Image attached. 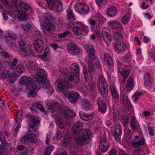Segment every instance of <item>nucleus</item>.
<instances>
[{"instance_id": "nucleus-46", "label": "nucleus", "mask_w": 155, "mask_h": 155, "mask_svg": "<svg viewBox=\"0 0 155 155\" xmlns=\"http://www.w3.org/2000/svg\"><path fill=\"white\" fill-rule=\"evenodd\" d=\"M50 53L44 52L42 55L41 56V58L43 59H45L46 61L49 60L50 59Z\"/></svg>"}, {"instance_id": "nucleus-37", "label": "nucleus", "mask_w": 155, "mask_h": 155, "mask_svg": "<svg viewBox=\"0 0 155 155\" xmlns=\"http://www.w3.org/2000/svg\"><path fill=\"white\" fill-rule=\"evenodd\" d=\"M110 90L112 96L114 97L115 98H118V94L116 91L115 89L112 85H110Z\"/></svg>"}, {"instance_id": "nucleus-31", "label": "nucleus", "mask_w": 155, "mask_h": 155, "mask_svg": "<svg viewBox=\"0 0 155 155\" xmlns=\"http://www.w3.org/2000/svg\"><path fill=\"white\" fill-rule=\"evenodd\" d=\"M18 76L17 74L16 73L10 74L8 81H9V82L13 83L17 79V76Z\"/></svg>"}, {"instance_id": "nucleus-45", "label": "nucleus", "mask_w": 155, "mask_h": 155, "mask_svg": "<svg viewBox=\"0 0 155 155\" xmlns=\"http://www.w3.org/2000/svg\"><path fill=\"white\" fill-rule=\"evenodd\" d=\"M53 149V147L52 146H49L46 149L44 155H50Z\"/></svg>"}, {"instance_id": "nucleus-6", "label": "nucleus", "mask_w": 155, "mask_h": 155, "mask_svg": "<svg viewBox=\"0 0 155 155\" xmlns=\"http://www.w3.org/2000/svg\"><path fill=\"white\" fill-rule=\"evenodd\" d=\"M98 87L100 89L101 94H102V93L106 94L108 92L107 84L106 81L104 78L101 76H99Z\"/></svg>"}, {"instance_id": "nucleus-61", "label": "nucleus", "mask_w": 155, "mask_h": 155, "mask_svg": "<svg viewBox=\"0 0 155 155\" xmlns=\"http://www.w3.org/2000/svg\"><path fill=\"white\" fill-rule=\"evenodd\" d=\"M60 70L62 74H64L65 75L68 74V73L67 69L62 68L60 69Z\"/></svg>"}, {"instance_id": "nucleus-51", "label": "nucleus", "mask_w": 155, "mask_h": 155, "mask_svg": "<svg viewBox=\"0 0 155 155\" xmlns=\"http://www.w3.org/2000/svg\"><path fill=\"white\" fill-rule=\"evenodd\" d=\"M142 94V93L141 92H139L137 91L135 92L134 93V94L132 97V98H134V102L137 101L138 99L139 98L138 96H141Z\"/></svg>"}, {"instance_id": "nucleus-55", "label": "nucleus", "mask_w": 155, "mask_h": 155, "mask_svg": "<svg viewBox=\"0 0 155 155\" xmlns=\"http://www.w3.org/2000/svg\"><path fill=\"white\" fill-rule=\"evenodd\" d=\"M129 120V119L126 116L124 115L122 117V123L124 125L127 124Z\"/></svg>"}, {"instance_id": "nucleus-53", "label": "nucleus", "mask_w": 155, "mask_h": 155, "mask_svg": "<svg viewBox=\"0 0 155 155\" xmlns=\"http://www.w3.org/2000/svg\"><path fill=\"white\" fill-rule=\"evenodd\" d=\"M19 47L20 49L23 51H25V42L24 41H21L19 43Z\"/></svg>"}, {"instance_id": "nucleus-63", "label": "nucleus", "mask_w": 155, "mask_h": 155, "mask_svg": "<svg viewBox=\"0 0 155 155\" xmlns=\"http://www.w3.org/2000/svg\"><path fill=\"white\" fill-rule=\"evenodd\" d=\"M148 128L149 133V134L152 136L154 135V133L152 132L153 130V128L152 127H150V126H148Z\"/></svg>"}, {"instance_id": "nucleus-1", "label": "nucleus", "mask_w": 155, "mask_h": 155, "mask_svg": "<svg viewBox=\"0 0 155 155\" xmlns=\"http://www.w3.org/2000/svg\"><path fill=\"white\" fill-rule=\"evenodd\" d=\"M83 124L82 123L78 122L73 125L72 130L73 133V137L78 145H84L87 144V141L91 135V132L89 129L82 130Z\"/></svg>"}, {"instance_id": "nucleus-23", "label": "nucleus", "mask_w": 155, "mask_h": 155, "mask_svg": "<svg viewBox=\"0 0 155 155\" xmlns=\"http://www.w3.org/2000/svg\"><path fill=\"white\" fill-rule=\"evenodd\" d=\"M108 24L113 28L117 30H121L122 29V25L120 23L114 21H109Z\"/></svg>"}, {"instance_id": "nucleus-54", "label": "nucleus", "mask_w": 155, "mask_h": 155, "mask_svg": "<svg viewBox=\"0 0 155 155\" xmlns=\"http://www.w3.org/2000/svg\"><path fill=\"white\" fill-rule=\"evenodd\" d=\"M70 32L69 31H68L65 32L64 33L59 34L58 35V37L60 38H64L66 36L70 34Z\"/></svg>"}, {"instance_id": "nucleus-57", "label": "nucleus", "mask_w": 155, "mask_h": 155, "mask_svg": "<svg viewBox=\"0 0 155 155\" xmlns=\"http://www.w3.org/2000/svg\"><path fill=\"white\" fill-rule=\"evenodd\" d=\"M83 73L85 81H88V79L87 77H88V75L86 66H85V67H84Z\"/></svg>"}, {"instance_id": "nucleus-12", "label": "nucleus", "mask_w": 155, "mask_h": 155, "mask_svg": "<svg viewBox=\"0 0 155 155\" xmlns=\"http://www.w3.org/2000/svg\"><path fill=\"white\" fill-rule=\"evenodd\" d=\"M69 100L70 101L74 103L78 101L80 96L77 92H70L68 94Z\"/></svg>"}, {"instance_id": "nucleus-7", "label": "nucleus", "mask_w": 155, "mask_h": 155, "mask_svg": "<svg viewBox=\"0 0 155 155\" xmlns=\"http://www.w3.org/2000/svg\"><path fill=\"white\" fill-rule=\"evenodd\" d=\"M47 107L48 111L51 113H54L55 111L63 113L61 107L58 102L54 103L51 104H48Z\"/></svg>"}, {"instance_id": "nucleus-13", "label": "nucleus", "mask_w": 155, "mask_h": 155, "mask_svg": "<svg viewBox=\"0 0 155 155\" xmlns=\"http://www.w3.org/2000/svg\"><path fill=\"white\" fill-rule=\"evenodd\" d=\"M26 116L28 117V120L33 123V124L30 125L31 128H33L35 126L38 125L40 121L38 120V118H37V119H36L34 116L29 114H27Z\"/></svg>"}, {"instance_id": "nucleus-14", "label": "nucleus", "mask_w": 155, "mask_h": 155, "mask_svg": "<svg viewBox=\"0 0 155 155\" xmlns=\"http://www.w3.org/2000/svg\"><path fill=\"white\" fill-rule=\"evenodd\" d=\"M35 47L36 51L41 52L43 49V44L42 40L40 38H38L35 41Z\"/></svg>"}, {"instance_id": "nucleus-27", "label": "nucleus", "mask_w": 155, "mask_h": 155, "mask_svg": "<svg viewBox=\"0 0 155 155\" xmlns=\"http://www.w3.org/2000/svg\"><path fill=\"white\" fill-rule=\"evenodd\" d=\"M134 87L133 81L131 78H130L128 80L127 82L126 89L128 91H131Z\"/></svg>"}, {"instance_id": "nucleus-35", "label": "nucleus", "mask_w": 155, "mask_h": 155, "mask_svg": "<svg viewBox=\"0 0 155 155\" xmlns=\"http://www.w3.org/2000/svg\"><path fill=\"white\" fill-rule=\"evenodd\" d=\"M17 149L18 150L20 151V153H25L28 150L27 147L23 145H18Z\"/></svg>"}, {"instance_id": "nucleus-62", "label": "nucleus", "mask_w": 155, "mask_h": 155, "mask_svg": "<svg viewBox=\"0 0 155 155\" xmlns=\"http://www.w3.org/2000/svg\"><path fill=\"white\" fill-rule=\"evenodd\" d=\"M6 140H3V142L2 143V149L4 150H6L7 148V144L6 143Z\"/></svg>"}, {"instance_id": "nucleus-41", "label": "nucleus", "mask_w": 155, "mask_h": 155, "mask_svg": "<svg viewBox=\"0 0 155 155\" xmlns=\"http://www.w3.org/2000/svg\"><path fill=\"white\" fill-rule=\"evenodd\" d=\"M73 31L74 35H79L82 34V32L80 28L77 27H74L73 28Z\"/></svg>"}, {"instance_id": "nucleus-59", "label": "nucleus", "mask_w": 155, "mask_h": 155, "mask_svg": "<svg viewBox=\"0 0 155 155\" xmlns=\"http://www.w3.org/2000/svg\"><path fill=\"white\" fill-rule=\"evenodd\" d=\"M67 19L68 20H73L74 19V17L71 13L68 12L67 15Z\"/></svg>"}, {"instance_id": "nucleus-56", "label": "nucleus", "mask_w": 155, "mask_h": 155, "mask_svg": "<svg viewBox=\"0 0 155 155\" xmlns=\"http://www.w3.org/2000/svg\"><path fill=\"white\" fill-rule=\"evenodd\" d=\"M145 142V140L143 138H142L140 139L138 142V143H137V144L136 145V148L139 147L140 146H141L142 145H143V144Z\"/></svg>"}, {"instance_id": "nucleus-11", "label": "nucleus", "mask_w": 155, "mask_h": 155, "mask_svg": "<svg viewBox=\"0 0 155 155\" xmlns=\"http://www.w3.org/2000/svg\"><path fill=\"white\" fill-rule=\"evenodd\" d=\"M32 79L31 78H27V76H24L21 78L19 81L20 84H24L26 86H30L34 84L32 82Z\"/></svg>"}, {"instance_id": "nucleus-28", "label": "nucleus", "mask_w": 155, "mask_h": 155, "mask_svg": "<svg viewBox=\"0 0 155 155\" xmlns=\"http://www.w3.org/2000/svg\"><path fill=\"white\" fill-rule=\"evenodd\" d=\"M79 67L78 66L76 63L71 64V65L70 69L73 72L76 74H78L79 71Z\"/></svg>"}, {"instance_id": "nucleus-29", "label": "nucleus", "mask_w": 155, "mask_h": 155, "mask_svg": "<svg viewBox=\"0 0 155 155\" xmlns=\"http://www.w3.org/2000/svg\"><path fill=\"white\" fill-rule=\"evenodd\" d=\"M102 35L104 40L105 42L107 43V41H110V36L107 32L103 31L102 32Z\"/></svg>"}, {"instance_id": "nucleus-32", "label": "nucleus", "mask_w": 155, "mask_h": 155, "mask_svg": "<svg viewBox=\"0 0 155 155\" xmlns=\"http://www.w3.org/2000/svg\"><path fill=\"white\" fill-rule=\"evenodd\" d=\"M104 57V60L107 62V65H110L112 64L113 62L112 59L108 54H105Z\"/></svg>"}, {"instance_id": "nucleus-10", "label": "nucleus", "mask_w": 155, "mask_h": 155, "mask_svg": "<svg viewBox=\"0 0 155 155\" xmlns=\"http://www.w3.org/2000/svg\"><path fill=\"white\" fill-rule=\"evenodd\" d=\"M43 29L48 32L53 31L55 29V27L50 21L45 20L43 24Z\"/></svg>"}, {"instance_id": "nucleus-17", "label": "nucleus", "mask_w": 155, "mask_h": 155, "mask_svg": "<svg viewBox=\"0 0 155 155\" xmlns=\"http://www.w3.org/2000/svg\"><path fill=\"white\" fill-rule=\"evenodd\" d=\"M36 108H38L41 111H44L45 113H46L45 110L40 103H35L32 104V107H30V109L32 111H36Z\"/></svg>"}, {"instance_id": "nucleus-60", "label": "nucleus", "mask_w": 155, "mask_h": 155, "mask_svg": "<svg viewBox=\"0 0 155 155\" xmlns=\"http://www.w3.org/2000/svg\"><path fill=\"white\" fill-rule=\"evenodd\" d=\"M130 58H131V56L127 54L124 56L122 59L124 61L127 62L128 59Z\"/></svg>"}, {"instance_id": "nucleus-25", "label": "nucleus", "mask_w": 155, "mask_h": 155, "mask_svg": "<svg viewBox=\"0 0 155 155\" xmlns=\"http://www.w3.org/2000/svg\"><path fill=\"white\" fill-rule=\"evenodd\" d=\"M107 13L108 15L111 17L115 16L116 13V8L113 6H111L110 8H108L107 10Z\"/></svg>"}, {"instance_id": "nucleus-58", "label": "nucleus", "mask_w": 155, "mask_h": 155, "mask_svg": "<svg viewBox=\"0 0 155 155\" xmlns=\"http://www.w3.org/2000/svg\"><path fill=\"white\" fill-rule=\"evenodd\" d=\"M17 63V59L16 58H14L13 60V61H12V63L10 66L11 68L12 69H13L14 68H15L16 66Z\"/></svg>"}, {"instance_id": "nucleus-50", "label": "nucleus", "mask_w": 155, "mask_h": 155, "mask_svg": "<svg viewBox=\"0 0 155 155\" xmlns=\"http://www.w3.org/2000/svg\"><path fill=\"white\" fill-rule=\"evenodd\" d=\"M139 138V137L138 136H135L134 137V140L132 141V145L134 147L136 148V145L138 143V141Z\"/></svg>"}, {"instance_id": "nucleus-52", "label": "nucleus", "mask_w": 155, "mask_h": 155, "mask_svg": "<svg viewBox=\"0 0 155 155\" xmlns=\"http://www.w3.org/2000/svg\"><path fill=\"white\" fill-rule=\"evenodd\" d=\"M21 142L23 144H26L29 141L26 135L24 136L20 139Z\"/></svg>"}, {"instance_id": "nucleus-48", "label": "nucleus", "mask_w": 155, "mask_h": 155, "mask_svg": "<svg viewBox=\"0 0 155 155\" xmlns=\"http://www.w3.org/2000/svg\"><path fill=\"white\" fill-rule=\"evenodd\" d=\"M10 72L9 70H4L3 71V73H2V77L3 78H8V79L10 76Z\"/></svg>"}, {"instance_id": "nucleus-34", "label": "nucleus", "mask_w": 155, "mask_h": 155, "mask_svg": "<svg viewBox=\"0 0 155 155\" xmlns=\"http://www.w3.org/2000/svg\"><path fill=\"white\" fill-rule=\"evenodd\" d=\"M136 120L135 117H131L130 121V125L133 130H137V127L136 126L137 123H136Z\"/></svg>"}, {"instance_id": "nucleus-18", "label": "nucleus", "mask_w": 155, "mask_h": 155, "mask_svg": "<svg viewBox=\"0 0 155 155\" xmlns=\"http://www.w3.org/2000/svg\"><path fill=\"white\" fill-rule=\"evenodd\" d=\"M32 89H31L28 92V96L31 97H35L36 95V93L35 90H37L38 87L37 85L33 84L32 85Z\"/></svg>"}, {"instance_id": "nucleus-33", "label": "nucleus", "mask_w": 155, "mask_h": 155, "mask_svg": "<svg viewBox=\"0 0 155 155\" xmlns=\"http://www.w3.org/2000/svg\"><path fill=\"white\" fill-rule=\"evenodd\" d=\"M122 134V129L121 127L120 126H118V127L116 128L114 132L112 133V134L115 137L118 136Z\"/></svg>"}, {"instance_id": "nucleus-30", "label": "nucleus", "mask_w": 155, "mask_h": 155, "mask_svg": "<svg viewBox=\"0 0 155 155\" xmlns=\"http://www.w3.org/2000/svg\"><path fill=\"white\" fill-rule=\"evenodd\" d=\"M123 37L121 33L117 32L114 33V39L117 41H119V42H121L122 41Z\"/></svg>"}, {"instance_id": "nucleus-8", "label": "nucleus", "mask_w": 155, "mask_h": 155, "mask_svg": "<svg viewBox=\"0 0 155 155\" xmlns=\"http://www.w3.org/2000/svg\"><path fill=\"white\" fill-rule=\"evenodd\" d=\"M16 9H18V12L20 10L21 12H26L27 13H30L32 11L30 6L24 2H20L17 6Z\"/></svg>"}, {"instance_id": "nucleus-38", "label": "nucleus", "mask_w": 155, "mask_h": 155, "mask_svg": "<svg viewBox=\"0 0 155 155\" xmlns=\"http://www.w3.org/2000/svg\"><path fill=\"white\" fill-rule=\"evenodd\" d=\"M130 14L129 13L125 15L122 19V22L124 24H126L128 22L130 18Z\"/></svg>"}, {"instance_id": "nucleus-16", "label": "nucleus", "mask_w": 155, "mask_h": 155, "mask_svg": "<svg viewBox=\"0 0 155 155\" xmlns=\"http://www.w3.org/2000/svg\"><path fill=\"white\" fill-rule=\"evenodd\" d=\"M100 142L99 147L100 149L104 152H106L109 148V143L107 142L105 140L102 141L101 143L100 140Z\"/></svg>"}, {"instance_id": "nucleus-4", "label": "nucleus", "mask_w": 155, "mask_h": 155, "mask_svg": "<svg viewBox=\"0 0 155 155\" xmlns=\"http://www.w3.org/2000/svg\"><path fill=\"white\" fill-rule=\"evenodd\" d=\"M48 6L50 9L56 10L60 12L62 9L61 2L59 0H46Z\"/></svg>"}, {"instance_id": "nucleus-42", "label": "nucleus", "mask_w": 155, "mask_h": 155, "mask_svg": "<svg viewBox=\"0 0 155 155\" xmlns=\"http://www.w3.org/2000/svg\"><path fill=\"white\" fill-rule=\"evenodd\" d=\"M26 136H27V138L28 139L29 141L30 140L31 143L34 142L35 140V139L34 138L35 136L34 134H31V132H30Z\"/></svg>"}, {"instance_id": "nucleus-20", "label": "nucleus", "mask_w": 155, "mask_h": 155, "mask_svg": "<svg viewBox=\"0 0 155 155\" xmlns=\"http://www.w3.org/2000/svg\"><path fill=\"white\" fill-rule=\"evenodd\" d=\"M18 12V16L20 21H26L28 18V14L29 13H27V12H21L20 10Z\"/></svg>"}, {"instance_id": "nucleus-21", "label": "nucleus", "mask_w": 155, "mask_h": 155, "mask_svg": "<svg viewBox=\"0 0 155 155\" xmlns=\"http://www.w3.org/2000/svg\"><path fill=\"white\" fill-rule=\"evenodd\" d=\"M145 81V83L149 87L152 86L153 85V80L151 78L150 74L147 73L146 76H144Z\"/></svg>"}, {"instance_id": "nucleus-47", "label": "nucleus", "mask_w": 155, "mask_h": 155, "mask_svg": "<svg viewBox=\"0 0 155 155\" xmlns=\"http://www.w3.org/2000/svg\"><path fill=\"white\" fill-rule=\"evenodd\" d=\"M72 140V138L68 136H65L64 137L63 141L64 143L68 145L70 143Z\"/></svg>"}, {"instance_id": "nucleus-39", "label": "nucleus", "mask_w": 155, "mask_h": 155, "mask_svg": "<svg viewBox=\"0 0 155 155\" xmlns=\"http://www.w3.org/2000/svg\"><path fill=\"white\" fill-rule=\"evenodd\" d=\"M94 69L93 62L91 60L88 61V71L90 73Z\"/></svg>"}, {"instance_id": "nucleus-19", "label": "nucleus", "mask_w": 155, "mask_h": 155, "mask_svg": "<svg viewBox=\"0 0 155 155\" xmlns=\"http://www.w3.org/2000/svg\"><path fill=\"white\" fill-rule=\"evenodd\" d=\"M123 104L124 105H125L126 109L129 110L132 107V105L130 103L126 95H124L122 98Z\"/></svg>"}, {"instance_id": "nucleus-36", "label": "nucleus", "mask_w": 155, "mask_h": 155, "mask_svg": "<svg viewBox=\"0 0 155 155\" xmlns=\"http://www.w3.org/2000/svg\"><path fill=\"white\" fill-rule=\"evenodd\" d=\"M25 68L24 67L21 65L19 64L17 65L15 69V71L16 73H17L20 74L23 72Z\"/></svg>"}, {"instance_id": "nucleus-24", "label": "nucleus", "mask_w": 155, "mask_h": 155, "mask_svg": "<svg viewBox=\"0 0 155 155\" xmlns=\"http://www.w3.org/2000/svg\"><path fill=\"white\" fill-rule=\"evenodd\" d=\"M65 117L67 119L71 118L76 115V114L71 110L68 109L65 110L64 112Z\"/></svg>"}, {"instance_id": "nucleus-22", "label": "nucleus", "mask_w": 155, "mask_h": 155, "mask_svg": "<svg viewBox=\"0 0 155 155\" xmlns=\"http://www.w3.org/2000/svg\"><path fill=\"white\" fill-rule=\"evenodd\" d=\"M118 41L117 42H115V46L116 48L118 50L121 51H124L126 48V45L123 42H120Z\"/></svg>"}, {"instance_id": "nucleus-43", "label": "nucleus", "mask_w": 155, "mask_h": 155, "mask_svg": "<svg viewBox=\"0 0 155 155\" xmlns=\"http://www.w3.org/2000/svg\"><path fill=\"white\" fill-rule=\"evenodd\" d=\"M79 7L81 8V13H84L85 12H87L89 10V8L87 5L85 4L82 6L81 5H79Z\"/></svg>"}, {"instance_id": "nucleus-26", "label": "nucleus", "mask_w": 155, "mask_h": 155, "mask_svg": "<svg viewBox=\"0 0 155 155\" xmlns=\"http://www.w3.org/2000/svg\"><path fill=\"white\" fill-rule=\"evenodd\" d=\"M129 71L128 70H124L121 71L120 73L123 78V80L121 81V83H124L125 82L126 79L128 77L129 73Z\"/></svg>"}, {"instance_id": "nucleus-64", "label": "nucleus", "mask_w": 155, "mask_h": 155, "mask_svg": "<svg viewBox=\"0 0 155 155\" xmlns=\"http://www.w3.org/2000/svg\"><path fill=\"white\" fill-rule=\"evenodd\" d=\"M25 52L24 56H25L29 55L31 54V50L30 49H25V51H24Z\"/></svg>"}, {"instance_id": "nucleus-49", "label": "nucleus", "mask_w": 155, "mask_h": 155, "mask_svg": "<svg viewBox=\"0 0 155 155\" xmlns=\"http://www.w3.org/2000/svg\"><path fill=\"white\" fill-rule=\"evenodd\" d=\"M6 38H10L12 39L16 40L17 37L15 34L11 33H7L6 35Z\"/></svg>"}, {"instance_id": "nucleus-5", "label": "nucleus", "mask_w": 155, "mask_h": 155, "mask_svg": "<svg viewBox=\"0 0 155 155\" xmlns=\"http://www.w3.org/2000/svg\"><path fill=\"white\" fill-rule=\"evenodd\" d=\"M86 47L89 58L91 59H95L96 61L95 64L96 67L97 68L101 69V67L100 63L97 59H95L94 54L95 50L93 46L91 45L87 44V45Z\"/></svg>"}, {"instance_id": "nucleus-3", "label": "nucleus", "mask_w": 155, "mask_h": 155, "mask_svg": "<svg viewBox=\"0 0 155 155\" xmlns=\"http://www.w3.org/2000/svg\"><path fill=\"white\" fill-rule=\"evenodd\" d=\"M45 71L42 69H38L36 73V81L39 84L44 85L42 87L44 88L48 89L51 87V85L48 84V81L46 78V75Z\"/></svg>"}, {"instance_id": "nucleus-40", "label": "nucleus", "mask_w": 155, "mask_h": 155, "mask_svg": "<svg viewBox=\"0 0 155 155\" xmlns=\"http://www.w3.org/2000/svg\"><path fill=\"white\" fill-rule=\"evenodd\" d=\"M44 16L47 19V20H52L54 18V16L50 12H47L44 13Z\"/></svg>"}, {"instance_id": "nucleus-2", "label": "nucleus", "mask_w": 155, "mask_h": 155, "mask_svg": "<svg viewBox=\"0 0 155 155\" xmlns=\"http://www.w3.org/2000/svg\"><path fill=\"white\" fill-rule=\"evenodd\" d=\"M78 77L77 75L71 74L69 77H66L65 79L61 80L59 82H57L58 83L57 87L60 91H64L69 87V81L76 83L78 82Z\"/></svg>"}, {"instance_id": "nucleus-9", "label": "nucleus", "mask_w": 155, "mask_h": 155, "mask_svg": "<svg viewBox=\"0 0 155 155\" xmlns=\"http://www.w3.org/2000/svg\"><path fill=\"white\" fill-rule=\"evenodd\" d=\"M67 49L69 53L73 55L77 54L80 52V49L77 46L71 43L68 44Z\"/></svg>"}, {"instance_id": "nucleus-44", "label": "nucleus", "mask_w": 155, "mask_h": 155, "mask_svg": "<svg viewBox=\"0 0 155 155\" xmlns=\"http://www.w3.org/2000/svg\"><path fill=\"white\" fill-rule=\"evenodd\" d=\"M56 123L59 126L62 125L64 124V120L60 117H58L55 118Z\"/></svg>"}, {"instance_id": "nucleus-15", "label": "nucleus", "mask_w": 155, "mask_h": 155, "mask_svg": "<svg viewBox=\"0 0 155 155\" xmlns=\"http://www.w3.org/2000/svg\"><path fill=\"white\" fill-rule=\"evenodd\" d=\"M99 107V110L103 112H104L107 109L106 103L104 100L98 99L97 101Z\"/></svg>"}]
</instances>
